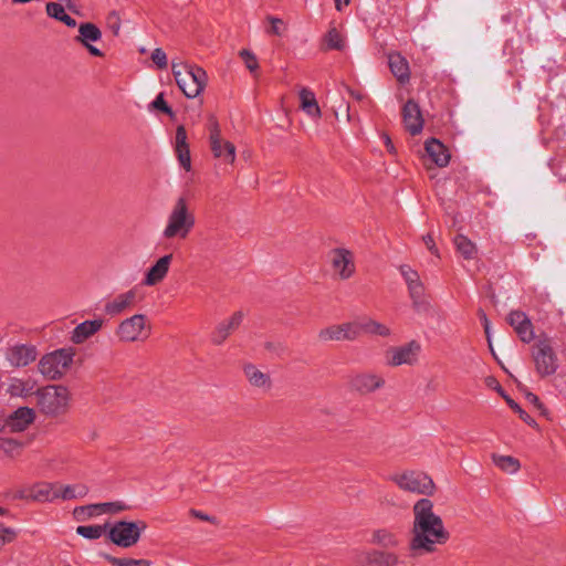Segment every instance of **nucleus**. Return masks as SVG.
Segmentation results:
<instances>
[{
	"label": "nucleus",
	"instance_id": "1",
	"mask_svg": "<svg viewBox=\"0 0 566 566\" xmlns=\"http://www.w3.org/2000/svg\"><path fill=\"white\" fill-rule=\"evenodd\" d=\"M449 539L450 532L434 503L427 497L416 501L408 539L410 553L417 556L432 554Z\"/></svg>",
	"mask_w": 566,
	"mask_h": 566
},
{
	"label": "nucleus",
	"instance_id": "2",
	"mask_svg": "<svg viewBox=\"0 0 566 566\" xmlns=\"http://www.w3.org/2000/svg\"><path fill=\"white\" fill-rule=\"evenodd\" d=\"M196 226V214L189 199L178 197L167 216L161 237L166 241L186 240Z\"/></svg>",
	"mask_w": 566,
	"mask_h": 566
},
{
	"label": "nucleus",
	"instance_id": "3",
	"mask_svg": "<svg viewBox=\"0 0 566 566\" xmlns=\"http://www.w3.org/2000/svg\"><path fill=\"white\" fill-rule=\"evenodd\" d=\"M171 72L177 86L188 98H196L207 86L208 75L201 66L181 60H174Z\"/></svg>",
	"mask_w": 566,
	"mask_h": 566
},
{
	"label": "nucleus",
	"instance_id": "4",
	"mask_svg": "<svg viewBox=\"0 0 566 566\" xmlns=\"http://www.w3.org/2000/svg\"><path fill=\"white\" fill-rule=\"evenodd\" d=\"M208 145L212 159L219 167L233 168L238 159V148L233 140L228 138L216 117L209 119Z\"/></svg>",
	"mask_w": 566,
	"mask_h": 566
},
{
	"label": "nucleus",
	"instance_id": "5",
	"mask_svg": "<svg viewBox=\"0 0 566 566\" xmlns=\"http://www.w3.org/2000/svg\"><path fill=\"white\" fill-rule=\"evenodd\" d=\"M75 356L74 347H63L46 353L38 361V371L49 380H60L72 369Z\"/></svg>",
	"mask_w": 566,
	"mask_h": 566
},
{
	"label": "nucleus",
	"instance_id": "6",
	"mask_svg": "<svg viewBox=\"0 0 566 566\" xmlns=\"http://www.w3.org/2000/svg\"><path fill=\"white\" fill-rule=\"evenodd\" d=\"M72 400L71 391L63 385L41 386L35 405L48 416H60L67 411Z\"/></svg>",
	"mask_w": 566,
	"mask_h": 566
},
{
	"label": "nucleus",
	"instance_id": "7",
	"mask_svg": "<svg viewBox=\"0 0 566 566\" xmlns=\"http://www.w3.org/2000/svg\"><path fill=\"white\" fill-rule=\"evenodd\" d=\"M389 480L400 491L403 492L421 495H432L437 490V486L431 476L419 470H399L392 473Z\"/></svg>",
	"mask_w": 566,
	"mask_h": 566
},
{
	"label": "nucleus",
	"instance_id": "8",
	"mask_svg": "<svg viewBox=\"0 0 566 566\" xmlns=\"http://www.w3.org/2000/svg\"><path fill=\"white\" fill-rule=\"evenodd\" d=\"M147 527V523L143 520H119L108 524L107 538L118 547L129 548L140 541Z\"/></svg>",
	"mask_w": 566,
	"mask_h": 566
},
{
	"label": "nucleus",
	"instance_id": "9",
	"mask_svg": "<svg viewBox=\"0 0 566 566\" xmlns=\"http://www.w3.org/2000/svg\"><path fill=\"white\" fill-rule=\"evenodd\" d=\"M115 334L122 343H143L151 334V322L147 315L137 313L124 318Z\"/></svg>",
	"mask_w": 566,
	"mask_h": 566
},
{
	"label": "nucleus",
	"instance_id": "10",
	"mask_svg": "<svg viewBox=\"0 0 566 566\" xmlns=\"http://www.w3.org/2000/svg\"><path fill=\"white\" fill-rule=\"evenodd\" d=\"M327 262L336 280H348L356 272L355 254L345 247H336L329 250Z\"/></svg>",
	"mask_w": 566,
	"mask_h": 566
},
{
	"label": "nucleus",
	"instance_id": "11",
	"mask_svg": "<svg viewBox=\"0 0 566 566\" xmlns=\"http://www.w3.org/2000/svg\"><path fill=\"white\" fill-rule=\"evenodd\" d=\"M420 158L427 170L446 168L451 160V151L441 140L431 137L424 140Z\"/></svg>",
	"mask_w": 566,
	"mask_h": 566
},
{
	"label": "nucleus",
	"instance_id": "12",
	"mask_svg": "<svg viewBox=\"0 0 566 566\" xmlns=\"http://www.w3.org/2000/svg\"><path fill=\"white\" fill-rule=\"evenodd\" d=\"M420 352L421 345L416 340L400 346H392L385 353V363L389 367L412 366L417 364Z\"/></svg>",
	"mask_w": 566,
	"mask_h": 566
},
{
	"label": "nucleus",
	"instance_id": "13",
	"mask_svg": "<svg viewBox=\"0 0 566 566\" xmlns=\"http://www.w3.org/2000/svg\"><path fill=\"white\" fill-rule=\"evenodd\" d=\"M359 335V324L356 321L334 324L322 328L318 332L321 342L353 340Z\"/></svg>",
	"mask_w": 566,
	"mask_h": 566
},
{
	"label": "nucleus",
	"instance_id": "14",
	"mask_svg": "<svg viewBox=\"0 0 566 566\" xmlns=\"http://www.w3.org/2000/svg\"><path fill=\"white\" fill-rule=\"evenodd\" d=\"M125 510L126 506L120 502H107L78 506L74 510L73 515L77 522L83 523L104 514H116Z\"/></svg>",
	"mask_w": 566,
	"mask_h": 566
},
{
	"label": "nucleus",
	"instance_id": "15",
	"mask_svg": "<svg viewBox=\"0 0 566 566\" xmlns=\"http://www.w3.org/2000/svg\"><path fill=\"white\" fill-rule=\"evenodd\" d=\"M41 386L36 378L32 376L13 377L9 379L6 392L11 397L29 399L34 398L36 400Z\"/></svg>",
	"mask_w": 566,
	"mask_h": 566
},
{
	"label": "nucleus",
	"instance_id": "16",
	"mask_svg": "<svg viewBox=\"0 0 566 566\" xmlns=\"http://www.w3.org/2000/svg\"><path fill=\"white\" fill-rule=\"evenodd\" d=\"M102 31L92 22H84L78 25L77 35L74 41L85 48L93 56L102 57L104 53L94 45L101 41Z\"/></svg>",
	"mask_w": 566,
	"mask_h": 566
},
{
	"label": "nucleus",
	"instance_id": "17",
	"mask_svg": "<svg viewBox=\"0 0 566 566\" xmlns=\"http://www.w3.org/2000/svg\"><path fill=\"white\" fill-rule=\"evenodd\" d=\"M400 273L408 286V292L412 301V304L416 307L424 306L427 304L424 286L420 280L418 272L415 271L409 265H402L400 266Z\"/></svg>",
	"mask_w": 566,
	"mask_h": 566
},
{
	"label": "nucleus",
	"instance_id": "18",
	"mask_svg": "<svg viewBox=\"0 0 566 566\" xmlns=\"http://www.w3.org/2000/svg\"><path fill=\"white\" fill-rule=\"evenodd\" d=\"M172 262V254L160 256L147 271L144 273L143 285L153 287L160 284L169 273Z\"/></svg>",
	"mask_w": 566,
	"mask_h": 566
},
{
	"label": "nucleus",
	"instance_id": "19",
	"mask_svg": "<svg viewBox=\"0 0 566 566\" xmlns=\"http://www.w3.org/2000/svg\"><path fill=\"white\" fill-rule=\"evenodd\" d=\"M385 385V379L381 375L373 371H363L354 375L350 379V386L359 394H371Z\"/></svg>",
	"mask_w": 566,
	"mask_h": 566
},
{
	"label": "nucleus",
	"instance_id": "20",
	"mask_svg": "<svg viewBox=\"0 0 566 566\" xmlns=\"http://www.w3.org/2000/svg\"><path fill=\"white\" fill-rule=\"evenodd\" d=\"M7 359L14 367H25L36 359L38 350L32 344H15L8 348Z\"/></svg>",
	"mask_w": 566,
	"mask_h": 566
},
{
	"label": "nucleus",
	"instance_id": "21",
	"mask_svg": "<svg viewBox=\"0 0 566 566\" xmlns=\"http://www.w3.org/2000/svg\"><path fill=\"white\" fill-rule=\"evenodd\" d=\"M535 364L537 371L543 376L552 375L556 370V358L547 340H541L537 344Z\"/></svg>",
	"mask_w": 566,
	"mask_h": 566
},
{
	"label": "nucleus",
	"instance_id": "22",
	"mask_svg": "<svg viewBox=\"0 0 566 566\" xmlns=\"http://www.w3.org/2000/svg\"><path fill=\"white\" fill-rule=\"evenodd\" d=\"M174 150L177 156L179 165L186 170H191V155L190 145L188 142V134L184 125H179L176 129L174 139Z\"/></svg>",
	"mask_w": 566,
	"mask_h": 566
},
{
	"label": "nucleus",
	"instance_id": "23",
	"mask_svg": "<svg viewBox=\"0 0 566 566\" xmlns=\"http://www.w3.org/2000/svg\"><path fill=\"white\" fill-rule=\"evenodd\" d=\"M506 321L514 328L521 340L528 343L534 338L533 324L524 312L512 311Z\"/></svg>",
	"mask_w": 566,
	"mask_h": 566
},
{
	"label": "nucleus",
	"instance_id": "24",
	"mask_svg": "<svg viewBox=\"0 0 566 566\" xmlns=\"http://www.w3.org/2000/svg\"><path fill=\"white\" fill-rule=\"evenodd\" d=\"M402 119L406 130L411 135H419L423 128V118L419 106L409 101L402 108Z\"/></svg>",
	"mask_w": 566,
	"mask_h": 566
},
{
	"label": "nucleus",
	"instance_id": "25",
	"mask_svg": "<svg viewBox=\"0 0 566 566\" xmlns=\"http://www.w3.org/2000/svg\"><path fill=\"white\" fill-rule=\"evenodd\" d=\"M137 304V290L135 287L117 294L105 305V311L109 315H118Z\"/></svg>",
	"mask_w": 566,
	"mask_h": 566
},
{
	"label": "nucleus",
	"instance_id": "26",
	"mask_svg": "<svg viewBox=\"0 0 566 566\" xmlns=\"http://www.w3.org/2000/svg\"><path fill=\"white\" fill-rule=\"evenodd\" d=\"M242 373L249 385L254 388L269 390L272 386L270 375L252 363H244Z\"/></svg>",
	"mask_w": 566,
	"mask_h": 566
},
{
	"label": "nucleus",
	"instance_id": "27",
	"mask_svg": "<svg viewBox=\"0 0 566 566\" xmlns=\"http://www.w3.org/2000/svg\"><path fill=\"white\" fill-rule=\"evenodd\" d=\"M360 557L364 566H397L399 563L398 555L387 551L369 549Z\"/></svg>",
	"mask_w": 566,
	"mask_h": 566
},
{
	"label": "nucleus",
	"instance_id": "28",
	"mask_svg": "<svg viewBox=\"0 0 566 566\" xmlns=\"http://www.w3.org/2000/svg\"><path fill=\"white\" fill-rule=\"evenodd\" d=\"M23 496L36 502H53L56 500L55 483H34L25 490Z\"/></svg>",
	"mask_w": 566,
	"mask_h": 566
},
{
	"label": "nucleus",
	"instance_id": "29",
	"mask_svg": "<svg viewBox=\"0 0 566 566\" xmlns=\"http://www.w3.org/2000/svg\"><path fill=\"white\" fill-rule=\"evenodd\" d=\"M35 413L32 408L21 407L11 413L7 420V427L11 431L20 432L25 430L34 420Z\"/></svg>",
	"mask_w": 566,
	"mask_h": 566
},
{
	"label": "nucleus",
	"instance_id": "30",
	"mask_svg": "<svg viewBox=\"0 0 566 566\" xmlns=\"http://www.w3.org/2000/svg\"><path fill=\"white\" fill-rule=\"evenodd\" d=\"M388 65L392 75L400 83H406L410 78V67L407 59L398 52L388 55Z\"/></svg>",
	"mask_w": 566,
	"mask_h": 566
},
{
	"label": "nucleus",
	"instance_id": "31",
	"mask_svg": "<svg viewBox=\"0 0 566 566\" xmlns=\"http://www.w3.org/2000/svg\"><path fill=\"white\" fill-rule=\"evenodd\" d=\"M300 108L312 119L317 120L322 116V111L315 94L308 88H302L298 92Z\"/></svg>",
	"mask_w": 566,
	"mask_h": 566
},
{
	"label": "nucleus",
	"instance_id": "32",
	"mask_svg": "<svg viewBox=\"0 0 566 566\" xmlns=\"http://www.w3.org/2000/svg\"><path fill=\"white\" fill-rule=\"evenodd\" d=\"M102 326V319L85 321L74 328L72 332L71 342L74 344H82L88 337L97 333Z\"/></svg>",
	"mask_w": 566,
	"mask_h": 566
},
{
	"label": "nucleus",
	"instance_id": "33",
	"mask_svg": "<svg viewBox=\"0 0 566 566\" xmlns=\"http://www.w3.org/2000/svg\"><path fill=\"white\" fill-rule=\"evenodd\" d=\"M87 486L82 483L64 484L55 482L56 500L81 499L87 494Z\"/></svg>",
	"mask_w": 566,
	"mask_h": 566
},
{
	"label": "nucleus",
	"instance_id": "34",
	"mask_svg": "<svg viewBox=\"0 0 566 566\" xmlns=\"http://www.w3.org/2000/svg\"><path fill=\"white\" fill-rule=\"evenodd\" d=\"M370 543L384 548H395L400 544L397 533L388 528H377L371 533Z\"/></svg>",
	"mask_w": 566,
	"mask_h": 566
},
{
	"label": "nucleus",
	"instance_id": "35",
	"mask_svg": "<svg viewBox=\"0 0 566 566\" xmlns=\"http://www.w3.org/2000/svg\"><path fill=\"white\" fill-rule=\"evenodd\" d=\"M492 463L502 472L506 474H515L521 469V462L518 459L510 455L493 452L491 454Z\"/></svg>",
	"mask_w": 566,
	"mask_h": 566
},
{
	"label": "nucleus",
	"instance_id": "36",
	"mask_svg": "<svg viewBox=\"0 0 566 566\" xmlns=\"http://www.w3.org/2000/svg\"><path fill=\"white\" fill-rule=\"evenodd\" d=\"M45 13L48 17L65 24L66 27H76V21L66 13L65 8L57 1H50L45 4Z\"/></svg>",
	"mask_w": 566,
	"mask_h": 566
},
{
	"label": "nucleus",
	"instance_id": "37",
	"mask_svg": "<svg viewBox=\"0 0 566 566\" xmlns=\"http://www.w3.org/2000/svg\"><path fill=\"white\" fill-rule=\"evenodd\" d=\"M243 321V313L235 312L229 318H227L218 328L216 338L217 342H222L227 336L234 329H237Z\"/></svg>",
	"mask_w": 566,
	"mask_h": 566
},
{
	"label": "nucleus",
	"instance_id": "38",
	"mask_svg": "<svg viewBox=\"0 0 566 566\" xmlns=\"http://www.w3.org/2000/svg\"><path fill=\"white\" fill-rule=\"evenodd\" d=\"M356 322L359 324V333L364 331L381 337H388L390 335V328L380 322L369 318L357 319Z\"/></svg>",
	"mask_w": 566,
	"mask_h": 566
},
{
	"label": "nucleus",
	"instance_id": "39",
	"mask_svg": "<svg viewBox=\"0 0 566 566\" xmlns=\"http://www.w3.org/2000/svg\"><path fill=\"white\" fill-rule=\"evenodd\" d=\"M454 245L458 253H460L464 259L472 260L476 256V244L465 235L458 234L454 238Z\"/></svg>",
	"mask_w": 566,
	"mask_h": 566
},
{
	"label": "nucleus",
	"instance_id": "40",
	"mask_svg": "<svg viewBox=\"0 0 566 566\" xmlns=\"http://www.w3.org/2000/svg\"><path fill=\"white\" fill-rule=\"evenodd\" d=\"M325 50H343L345 48V40L340 31L332 28L323 39Z\"/></svg>",
	"mask_w": 566,
	"mask_h": 566
},
{
	"label": "nucleus",
	"instance_id": "41",
	"mask_svg": "<svg viewBox=\"0 0 566 566\" xmlns=\"http://www.w3.org/2000/svg\"><path fill=\"white\" fill-rule=\"evenodd\" d=\"M21 451L22 446L19 441L12 438L0 437V455L13 459L18 457Z\"/></svg>",
	"mask_w": 566,
	"mask_h": 566
},
{
	"label": "nucleus",
	"instance_id": "42",
	"mask_svg": "<svg viewBox=\"0 0 566 566\" xmlns=\"http://www.w3.org/2000/svg\"><path fill=\"white\" fill-rule=\"evenodd\" d=\"M106 525H83L76 528V533L88 539H97L102 537L104 534H107Z\"/></svg>",
	"mask_w": 566,
	"mask_h": 566
},
{
	"label": "nucleus",
	"instance_id": "43",
	"mask_svg": "<svg viewBox=\"0 0 566 566\" xmlns=\"http://www.w3.org/2000/svg\"><path fill=\"white\" fill-rule=\"evenodd\" d=\"M239 56L242 60L245 69L253 76H258L259 75L260 64H259V60H258L256 55L251 50L242 49L239 52Z\"/></svg>",
	"mask_w": 566,
	"mask_h": 566
},
{
	"label": "nucleus",
	"instance_id": "44",
	"mask_svg": "<svg viewBox=\"0 0 566 566\" xmlns=\"http://www.w3.org/2000/svg\"><path fill=\"white\" fill-rule=\"evenodd\" d=\"M266 22L269 24L266 30L269 34L281 36L285 33L286 23L282 19L270 15L266 18Z\"/></svg>",
	"mask_w": 566,
	"mask_h": 566
},
{
	"label": "nucleus",
	"instance_id": "45",
	"mask_svg": "<svg viewBox=\"0 0 566 566\" xmlns=\"http://www.w3.org/2000/svg\"><path fill=\"white\" fill-rule=\"evenodd\" d=\"M109 563L113 566H150L151 563L147 559H134V558H118V557H111Z\"/></svg>",
	"mask_w": 566,
	"mask_h": 566
},
{
	"label": "nucleus",
	"instance_id": "46",
	"mask_svg": "<svg viewBox=\"0 0 566 566\" xmlns=\"http://www.w3.org/2000/svg\"><path fill=\"white\" fill-rule=\"evenodd\" d=\"M106 24L113 34L117 35L120 30L122 19L120 14L116 10H112L106 15Z\"/></svg>",
	"mask_w": 566,
	"mask_h": 566
},
{
	"label": "nucleus",
	"instance_id": "47",
	"mask_svg": "<svg viewBox=\"0 0 566 566\" xmlns=\"http://www.w3.org/2000/svg\"><path fill=\"white\" fill-rule=\"evenodd\" d=\"M151 60L153 62L159 67V69H166L168 61L167 55L161 49H155L151 53Z\"/></svg>",
	"mask_w": 566,
	"mask_h": 566
},
{
	"label": "nucleus",
	"instance_id": "48",
	"mask_svg": "<svg viewBox=\"0 0 566 566\" xmlns=\"http://www.w3.org/2000/svg\"><path fill=\"white\" fill-rule=\"evenodd\" d=\"M15 532L10 528L2 527L0 528V549L9 544L12 543L15 538Z\"/></svg>",
	"mask_w": 566,
	"mask_h": 566
},
{
	"label": "nucleus",
	"instance_id": "49",
	"mask_svg": "<svg viewBox=\"0 0 566 566\" xmlns=\"http://www.w3.org/2000/svg\"><path fill=\"white\" fill-rule=\"evenodd\" d=\"M153 108L155 109H159L166 114H168L169 116H174V113L171 111V108L167 105L166 101L164 99V95L163 94H159L156 99L153 102Z\"/></svg>",
	"mask_w": 566,
	"mask_h": 566
},
{
	"label": "nucleus",
	"instance_id": "50",
	"mask_svg": "<svg viewBox=\"0 0 566 566\" xmlns=\"http://www.w3.org/2000/svg\"><path fill=\"white\" fill-rule=\"evenodd\" d=\"M422 240H423V243H424L426 248H427L431 253H433V254H434V255H437V256H440V254H439V250H438V248H437V245H436V242H434V240H433V237H432L431 234H427V235H424Z\"/></svg>",
	"mask_w": 566,
	"mask_h": 566
},
{
	"label": "nucleus",
	"instance_id": "51",
	"mask_svg": "<svg viewBox=\"0 0 566 566\" xmlns=\"http://www.w3.org/2000/svg\"><path fill=\"white\" fill-rule=\"evenodd\" d=\"M190 515L197 520H200V521H203V522H208V523H214L216 522V518L213 516H210L201 511H196V510H192L190 512Z\"/></svg>",
	"mask_w": 566,
	"mask_h": 566
},
{
	"label": "nucleus",
	"instance_id": "52",
	"mask_svg": "<svg viewBox=\"0 0 566 566\" xmlns=\"http://www.w3.org/2000/svg\"><path fill=\"white\" fill-rule=\"evenodd\" d=\"M480 316H481V321H482V324L484 327V333H485L486 339L489 342V346L492 347L491 338H490V327H491L490 321L484 313H481Z\"/></svg>",
	"mask_w": 566,
	"mask_h": 566
},
{
	"label": "nucleus",
	"instance_id": "53",
	"mask_svg": "<svg viewBox=\"0 0 566 566\" xmlns=\"http://www.w3.org/2000/svg\"><path fill=\"white\" fill-rule=\"evenodd\" d=\"M503 397L506 400L507 405L511 407V409H513L515 412H517L522 419H525L526 413L521 409V407L511 398H509L506 396H503Z\"/></svg>",
	"mask_w": 566,
	"mask_h": 566
},
{
	"label": "nucleus",
	"instance_id": "54",
	"mask_svg": "<svg viewBox=\"0 0 566 566\" xmlns=\"http://www.w3.org/2000/svg\"><path fill=\"white\" fill-rule=\"evenodd\" d=\"M384 140H385V145H386L387 149L390 153H394L395 151V147L392 145V142H391L390 137L388 135H384Z\"/></svg>",
	"mask_w": 566,
	"mask_h": 566
},
{
	"label": "nucleus",
	"instance_id": "55",
	"mask_svg": "<svg viewBox=\"0 0 566 566\" xmlns=\"http://www.w3.org/2000/svg\"><path fill=\"white\" fill-rule=\"evenodd\" d=\"M527 399H528L530 402L534 403L538 408L541 407L539 400H538V398L535 395L527 394Z\"/></svg>",
	"mask_w": 566,
	"mask_h": 566
},
{
	"label": "nucleus",
	"instance_id": "56",
	"mask_svg": "<svg viewBox=\"0 0 566 566\" xmlns=\"http://www.w3.org/2000/svg\"><path fill=\"white\" fill-rule=\"evenodd\" d=\"M488 384H489V386H494L495 385L496 388H499V390L501 389V387L499 386V384L494 379H490Z\"/></svg>",
	"mask_w": 566,
	"mask_h": 566
},
{
	"label": "nucleus",
	"instance_id": "57",
	"mask_svg": "<svg viewBox=\"0 0 566 566\" xmlns=\"http://www.w3.org/2000/svg\"><path fill=\"white\" fill-rule=\"evenodd\" d=\"M6 427H7L6 421L0 419V433L4 430Z\"/></svg>",
	"mask_w": 566,
	"mask_h": 566
},
{
	"label": "nucleus",
	"instance_id": "58",
	"mask_svg": "<svg viewBox=\"0 0 566 566\" xmlns=\"http://www.w3.org/2000/svg\"><path fill=\"white\" fill-rule=\"evenodd\" d=\"M335 6H336V9H337V10H342V7H343V6H342L340 0H335Z\"/></svg>",
	"mask_w": 566,
	"mask_h": 566
},
{
	"label": "nucleus",
	"instance_id": "59",
	"mask_svg": "<svg viewBox=\"0 0 566 566\" xmlns=\"http://www.w3.org/2000/svg\"><path fill=\"white\" fill-rule=\"evenodd\" d=\"M348 1H349V0H345V1H344V4H347V3H348Z\"/></svg>",
	"mask_w": 566,
	"mask_h": 566
}]
</instances>
